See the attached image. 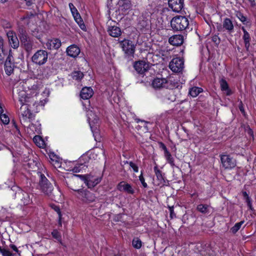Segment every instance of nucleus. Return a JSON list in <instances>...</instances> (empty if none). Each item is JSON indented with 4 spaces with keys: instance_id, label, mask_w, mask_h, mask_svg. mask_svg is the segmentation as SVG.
I'll use <instances>...</instances> for the list:
<instances>
[{
    "instance_id": "obj_1",
    "label": "nucleus",
    "mask_w": 256,
    "mask_h": 256,
    "mask_svg": "<svg viewBox=\"0 0 256 256\" xmlns=\"http://www.w3.org/2000/svg\"><path fill=\"white\" fill-rule=\"evenodd\" d=\"M18 84V86L14 88V90L18 94V100L22 104L30 103L32 104L34 106H36V107L38 106H44L42 100L38 102H36V94L32 96H29L30 94H27L26 90H24V82H20Z\"/></svg>"
},
{
    "instance_id": "obj_2",
    "label": "nucleus",
    "mask_w": 256,
    "mask_h": 256,
    "mask_svg": "<svg viewBox=\"0 0 256 256\" xmlns=\"http://www.w3.org/2000/svg\"><path fill=\"white\" fill-rule=\"evenodd\" d=\"M87 117L91 130L93 134L94 140L96 142H100L102 138L98 129L100 120L98 116L92 110L87 112Z\"/></svg>"
},
{
    "instance_id": "obj_3",
    "label": "nucleus",
    "mask_w": 256,
    "mask_h": 256,
    "mask_svg": "<svg viewBox=\"0 0 256 256\" xmlns=\"http://www.w3.org/2000/svg\"><path fill=\"white\" fill-rule=\"evenodd\" d=\"M31 104L30 103L22 104L19 111L20 122L24 126L30 122L32 118V114L28 106H30Z\"/></svg>"
},
{
    "instance_id": "obj_4",
    "label": "nucleus",
    "mask_w": 256,
    "mask_h": 256,
    "mask_svg": "<svg viewBox=\"0 0 256 256\" xmlns=\"http://www.w3.org/2000/svg\"><path fill=\"white\" fill-rule=\"evenodd\" d=\"M18 35L22 44L27 52L32 50L33 46V42L28 36L26 30L22 27H20L18 30Z\"/></svg>"
},
{
    "instance_id": "obj_5",
    "label": "nucleus",
    "mask_w": 256,
    "mask_h": 256,
    "mask_svg": "<svg viewBox=\"0 0 256 256\" xmlns=\"http://www.w3.org/2000/svg\"><path fill=\"white\" fill-rule=\"evenodd\" d=\"M170 24L172 30H182L188 26V19L185 16H178L171 20Z\"/></svg>"
},
{
    "instance_id": "obj_6",
    "label": "nucleus",
    "mask_w": 256,
    "mask_h": 256,
    "mask_svg": "<svg viewBox=\"0 0 256 256\" xmlns=\"http://www.w3.org/2000/svg\"><path fill=\"white\" fill-rule=\"evenodd\" d=\"M74 176L80 178L84 182L88 188L94 187L101 181V178L100 177L91 174H75Z\"/></svg>"
},
{
    "instance_id": "obj_7",
    "label": "nucleus",
    "mask_w": 256,
    "mask_h": 256,
    "mask_svg": "<svg viewBox=\"0 0 256 256\" xmlns=\"http://www.w3.org/2000/svg\"><path fill=\"white\" fill-rule=\"evenodd\" d=\"M48 52L44 50H38L32 56V62L38 65L44 64L48 60Z\"/></svg>"
},
{
    "instance_id": "obj_8",
    "label": "nucleus",
    "mask_w": 256,
    "mask_h": 256,
    "mask_svg": "<svg viewBox=\"0 0 256 256\" xmlns=\"http://www.w3.org/2000/svg\"><path fill=\"white\" fill-rule=\"evenodd\" d=\"M120 46L123 51L128 56H133L135 52V45L128 40H124L120 41Z\"/></svg>"
},
{
    "instance_id": "obj_9",
    "label": "nucleus",
    "mask_w": 256,
    "mask_h": 256,
    "mask_svg": "<svg viewBox=\"0 0 256 256\" xmlns=\"http://www.w3.org/2000/svg\"><path fill=\"white\" fill-rule=\"evenodd\" d=\"M169 67L174 72H180L184 68V61L180 58H174L170 62Z\"/></svg>"
},
{
    "instance_id": "obj_10",
    "label": "nucleus",
    "mask_w": 256,
    "mask_h": 256,
    "mask_svg": "<svg viewBox=\"0 0 256 256\" xmlns=\"http://www.w3.org/2000/svg\"><path fill=\"white\" fill-rule=\"evenodd\" d=\"M69 7L72 12V14L76 22L78 24V26L82 30H86V26L84 24L83 20H82V18L76 8L72 3H70L69 4Z\"/></svg>"
},
{
    "instance_id": "obj_11",
    "label": "nucleus",
    "mask_w": 256,
    "mask_h": 256,
    "mask_svg": "<svg viewBox=\"0 0 256 256\" xmlns=\"http://www.w3.org/2000/svg\"><path fill=\"white\" fill-rule=\"evenodd\" d=\"M78 197L86 203H90L94 202L96 199L94 194L89 191L86 190H78Z\"/></svg>"
},
{
    "instance_id": "obj_12",
    "label": "nucleus",
    "mask_w": 256,
    "mask_h": 256,
    "mask_svg": "<svg viewBox=\"0 0 256 256\" xmlns=\"http://www.w3.org/2000/svg\"><path fill=\"white\" fill-rule=\"evenodd\" d=\"M88 158L86 156H84L81 157V158L80 160V163H72L70 162H66L65 161V164H66V166L68 167V165H70L72 164V165H74V166L72 167H70V168H68L66 169L68 171H72L73 172H79L82 169L84 168L85 167H87V166L86 165L84 164L82 162V160L86 159Z\"/></svg>"
},
{
    "instance_id": "obj_13",
    "label": "nucleus",
    "mask_w": 256,
    "mask_h": 256,
    "mask_svg": "<svg viewBox=\"0 0 256 256\" xmlns=\"http://www.w3.org/2000/svg\"><path fill=\"white\" fill-rule=\"evenodd\" d=\"M222 166L225 168L231 169L236 166V160L232 158L230 156L222 154L220 158Z\"/></svg>"
},
{
    "instance_id": "obj_14",
    "label": "nucleus",
    "mask_w": 256,
    "mask_h": 256,
    "mask_svg": "<svg viewBox=\"0 0 256 256\" xmlns=\"http://www.w3.org/2000/svg\"><path fill=\"white\" fill-rule=\"evenodd\" d=\"M157 96L162 102L164 103H170L176 100V97L173 94L172 91L163 92L162 93L158 94Z\"/></svg>"
},
{
    "instance_id": "obj_15",
    "label": "nucleus",
    "mask_w": 256,
    "mask_h": 256,
    "mask_svg": "<svg viewBox=\"0 0 256 256\" xmlns=\"http://www.w3.org/2000/svg\"><path fill=\"white\" fill-rule=\"evenodd\" d=\"M16 198L20 202V204L26 205L30 202V198L28 194L22 190H18L16 193Z\"/></svg>"
},
{
    "instance_id": "obj_16",
    "label": "nucleus",
    "mask_w": 256,
    "mask_h": 256,
    "mask_svg": "<svg viewBox=\"0 0 256 256\" xmlns=\"http://www.w3.org/2000/svg\"><path fill=\"white\" fill-rule=\"evenodd\" d=\"M112 23H115V22L113 21H108V32L110 36L118 38L122 34L121 30L119 27L112 25Z\"/></svg>"
},
{
    "instance_id": "obj_17",
    "label": "nucleus",
    "mask_w": 256,
    "mask_h": 256,
    "mask_svg": "<svg viewBox=\"0 0 256 256\" xmlns=\"http://www.w3.org/2000/svg\"><path fill=\"white\" fill-rule=\"evenodd\" d=\"M168 5L174 12H179L184 8V0H168Z\"/></svg>"
},
{
    "instance_id": "obj_18",
    "label": "nucleus",
    "mask_w": 256,
    "mask_h": 256,
    "mask_svg": "<svg viewBox=\"0 0 256 256\" xmlns=\"http://www.w3.org/2000/svg\"><path fill=\"white\" fill-rule=\"evenodd\" d=\"M134 67L138 73L143 74L148 69L149 64L145 60H138L134 63Z\"/></svg>"
},
{
    "instance_id": "obj_19",
    "label": "nucleus",
    "mask_w": 256,
    "mask_h": 256,
    "mask_svg": "<svg viewBox=\"0 0 256 256\" xmlns=\"http://www.w3.org/2000/svg\"><path fill=\"white\" fill-rule=\"evenodd\" d=\"M168 81L164 78H156L152 82V86L154 88H160L168 87Z\"/></svg>"
},
{
    "instance_id": "obj_20",
    "label": "nucleus",
    "mask_w": 256,
    "mask_h": 256,
    "mask_svg": "<svg viewBox=\"0 0 256 256\" xmlns=\"http://www.w3.org/2000/svg\"><path fill=\"white\" fill-rule=\"evenodd\" d=\"M117 188L120 191L126 192L128 194H133L135 192L132 186L124 182H120L117 186Z\"/></svg>"
},
{
    "instance_id": "obj_21",
    "label": "nucleus",
    "mask_w": 256,
    "mask_h": 256,
    "mask_svg": "<svg viewBox=\"0 0 256 256\" xmlns=\"http://www.w3.org/2000/svg\"><path fill=\"white\" fill-rule=\"evenodd\" d=\"M7 36L9 43L12 48H16L18 47L20 42L16 34L14 32L9 31L7 33Z\"/></svg>"
},
{
    "instance_id": "obj_22",
    "label": "nucleus",
    "mask_w": 256,
    "mask_h": 256,
    "mask_svg": "<svg viewBox=\"0 0 256 256\" xmlns=\"http://www.w3.org/2000/svg\"><path fill=\"white\" fill-rule=\"evenodd\" d=\"M62 45L61 42L58 38L48 40L46 44V47L50 50H57Z\"/></svg>"
},
{
    "instance_id": "obj_23",
    "label": "nucleus",
    "mask_w": 256,
    "mask_h": 256,
    "mask_svg": "<svg viewBox=\"0 0 256 256\" xmlns=\"http://www.w3.org/2000/svg\"><path fill=\"white\" fill-rule=\"evenodd\" d=\"M80 48L75 44L71 45L66 48L68 55L72 58H76L80 54Z\"/></svg>"
},
{
    "instance_id": "obj_24",
    "label": "nucleus",
    "mask_w": 256,
    "mask_h": 256,
    "mask_svg": "<svg viewBox=\"0 0 256 256\" xmlns=\"http://www.w3.org/2000/svg\"><path fill=\"white\" fill-rule=\"evenodd\" d=\"M184 40V38L182 35H174L169 38V42L173 46H180L182 44Z\"/></svg>"
},
{
    "instance_id": "obj_25",
    "label": "nucleus",
    "mask_w": 256,
    "mask_h": 256,
    "mask_svg": "<svg viewBox=\"0 0 256 256\" xmlns=\"http://www.w3.org/2000/svg\"><path fill=\"white\" fill-rule=\"evenodd\" d=\"M94 94L92 89L90 87H84L82 88L80 92V96L84 100H88Z\"/></svg>"
},
{
    "instance_id": "obj_26",
    "label": "nucleus",
    "mask_w": 256,
    "mask_h": 256,
    "mask_svg": "<svg viewBox=\"0 0 256 256\" xmlns=\"http://www.w3.org/2000/svg\"><path fill=\"white\" fill-rule=\"evenodd\" d=\"M11 57L8 56L5 62V71L8 75H10L14 70V64L11 62Z\"/></svg>"
},
{
    "instance_id": "obj_27",
    "label": "nucleus",
    "mask_w": 256,
    "mask_h": 256,
    "mask_svg": "<svg viewBox=\"0 0 256 256\" xmlns=\"http://www.w3.org/2000/svg\"><path fill=\"white\" fill-rule=\"evenodd\" d=\"M242 29L244 32V35L242 36V39L244 41V46H245L246 50L247 51H248L250 46V35L244 27H242Z\"/></svg>"
},
{
    "instance_id": "obj_28",
    "label": "nucleus",
    "mask_w": 256,
    "mask_h": 256,
    "mask_svg": "<svg viewBox=\"0 0 256 256\" xmlns=\"http://www.w3.org/2000/svg\"><path fill=\"white\" fill-rule=\"evenodd\" d=\"M162 148L164 150V156L167 162L169 163L172 166H174V164L173 157L164 144H162Z\"/></svg>"
},
{
    "instance_id": "obj_29",
    "label": "nucleus",
    "mask_w": 256,
    "mask_h": 256,
    "mask_svg": "<svg viewBox=\"0 0 256 256\" xmlns=\"http://www.w3.org/2000/svg\"><path fill=\"white\" fill-rule=\"evenodd\" d=\"M222 26L223 28L229 32H232L234 30V24L230 18L224 19Z\"/></svg>"
},
{
    "instance_id": "obj_30",
    "label": "nucleus",
    "mask_w": 256,
    "mask_h": 256,
    "mask_svg": "<svg viewBox=\"0 0 256 256\" xmlns=\"http://www.w3.org/2000/svg\"><path fill=\"white\" fill-rule=\"evenodd\" d=\"M120 10L126 11L130 8L131 4L128 0H120L118 3Z\"/></svg>"
},
{
    "instance_id": "obj_31",
    "label": "nucleus",
    "mask_w": 256,
    "mask_h": 256,
    "mask_svg": "<svg viewBox=\"0 0 256 256\" xmlns=\"http://www.w3.org/2000/svg\"><path fill=\"white\" fill-rule=\"evenodd\" d=\"M220 86L221 90L224 92L226 95L229 96L231 94L232 92L229 88L228 85L226 80L222 79L220 80Z\"/></svg>"
},
{
    "instance_id": "obj_32",
    "label": "nucleus",
    "mask_w": 256,
    "mask_h": 256,
    "mask_svg": "<svg viewBox=\"0 0 256 256\" xmlns=\"http://www.w3.org/2000/svg\"><path fill=\"white\" fill-rule=\"evenodd\" d=\"M40 187L42 191L46 195L50 194L53 190V186L50 183L45 186L42 185Z\"/></svg>"
},
{
    "instance_id": "obj_33",
    "label": "nucleus",
    "mask_w": 256,
    "mask_h": 256,
    "mask_svg": "<svg viewBox=\"0 0 256 256\" xmlns=\"http://www.w3.org/2000/svg\"><path fill=\"white\" fill-rule=\"evenodd\" d=\"M38 162L36 160L29 159L26 164L30 170L36 171L38 169Z\"/></svg>"
},
{
    "instance_id": "obj_34",
    "label": "nucleus",
    "mask_w": 256,
    "mask_h": 256,
    "mask_svg": "<svg viewBox=\"0 0 256 256\" xmlns=\"http://www.w3.org/2000/svg\"><path fill=\"white\" fill-rule=\"evenodd\" d=\"M202 91V88L194 86L190 89L189 94L192 96L194 98L198 96Z\"/></svg>"
},
{
    "instance_id": "obj_35",
    "label": "nucleus",
    "mask_w": 256,
    "mask_h": 256,
    "mask_svg": "<svg viewBox=\"0 0 256 256\" xmlns=\"http://www.w3.org/2000/svg\"><path fill=\"white\" fill-rule=\"evenodd\" d=\"M72 76L74 80L79 82L83 78L84 74L81 72L76 71L72 73Z\"/></svg>"
},
{
    "instance_id": "obj_36",
    "label": "nucleus",
    "mask_w": 256,
    "mask_h": 256,
    "mask_svg": "<svg viewBox=\"0 0 256 256\" xmlns=\"http://www.w3.org/2000/svg\"><path fill=\"white\" fill-rule=\"evenodd\" d=\"M244 221H241L239 222L236 223L234 226H232L230 230L233 234L236 233L241 228L242 226L244 224Z\"/></svg>"
},
{
    "instance_id": "obj_37",
    "label": "nucleus",
    "mask_w": 256,
    "mask_h": 256,
    "mask_svg": "<svg viewBox=\"0 0 256 256\" xmlns=\"http://www.w3.org/2000/svg\"><path fill=\"white\" fill-rule=\"evenodd\" d=\"M40 182H39V186H42V185L45 186V185L50 183L44 174H40Z\"/></svg>"
},
{
    "instance_id": "obj_38",
    "label": "nucleus",
    "mask_w": 256,
    "mask_h": 256,
    "mask_svg": "<svg viewBox=\"0 0 256 256\" xmlns=\"http://www.w3.org/2000/svg\"><path fill=\"white\" fill-rule=\"evenodd\" d=\"M133 246L137 249H139L142 246V242L138 238H134L132 242Z\"/></svg>"
},
{
    "instance_id": "obj_39",
    "label": "nucleus",
    "mask_w": 256,
    "mask_h": 256,
    "mask_svg": "<svg viewBox=\"0 0 256 256\" xmlns=\"http://www.w3.org/2000/svg\"><path fill=\"white\" fill-rule=\"evenodd\" d=\"M208 206L206 204H200L198 206L197 210L202 213H206L208 212Z\"/></svg>"
},
{
    "instance_id": "obj_40",
    "label": "nucleus",
    "mask_w": 256,
    "mask_h": 256,
    "mask_svg": "<svg viewBox=\"0 0 256 256\" xmlns=\"http://www.w3.org/2000/svg\"><path fill=\"white\" fill-rule=\"evenodd\" d=\"M154 171L155 172V174L158 178V179L160 180V182L164 180L163 177L162 176V172L156 166H154Z\"/></svg>"
},
{
    "instance_id": "obj_41",
    "label": "nucleus",
    "mask_w": 256,
    "mask_h": 256,
    "mask_svg": "<svg viewBox=\"0 0 256 256\" xmlns=\"http://www.w3.org/2000/svg\"><path fill=\"white\" fill-rule=\"evenodd\" d=\"M34 142L39 147H42L44 144V141L38 136H36L34 138Z\"/></svg>"
},
{
    "instance_id": "obj_42",
    "label": "nucleus",
    "mask_w": 256,
    "mask_h": 256,
    "mask_svg": "<svg viewBox=\"0 0 256 256\" xmlns=\"http://www.w3.org/2000/svg\"><path fill=\"white\" fill-rule=\"evenodd\" d=\"M54 162V166L57 169L58 172H62V170H63V168L62 166V162H60L58 160H56Z\"/></svg>"
},
{
    "instance_id": "obj_43",
    "label": "nucleus",
    "mask_w": 256,
    "mask_h": 256,
    "mask_svg": "<svg viewBox=\"0 0 256 256\" xmlns=\"http://www.w3.org/2000/svg\"><path fill=\"white\" fill-rule=\"evenodd\" d=\"M52 208L56 212H57L59 218V224L62 226V224L61 222V219L62 215L60 213V209L58 206L54 205L52 206Z\"/></svg>"
},
{
    "instance_id": "obj_44",
    "label": "nucleus",
    "mask_w": 256,
    "mask_h": 256,
    "mask_svg": "<svg viewBox=\"0 0 256 256\" xmlns=\"http://www.w3.org/2000/svg\"><path fill=\"white\" fill-rule=\"evenodd\" d=\"M0 119L2 122L4 124H7L10 122V118L6 114H1V116H0Z\"/></svg>"
},
{
    "instance_id": "obj_45",
    "label": "nucleus",
    "mask_w": 256,
    "mask_h": 256,
    "mask_svg": "<svg viewBox=\"0 0 256 256\" xmlns=\"http://www.w3.org/2000/svg\"><path fill=\"white\" fill-rule=\"evenodd\" d=\"M0 252L2 254V256H14V254H12L9 250L6 248H2L0 250Z\"/></svg>"
},
{
    "instance_id": "obj_46",
    "label": "nucleus",
    "mask_w": 256,
    "mask_h": 256,
    "mask_svg": "<svg viewBox=\"0 0 256 256\" xmlns=\"http://www.w3.org/2000/svg\"><path fill=\"white\" fill-rule=\"evenodd\" d=\"M52 236L54 238H56L59 242L60 241V238H61L60 234V233L57 230H54L52 232Z\"/></svg>"
},
{
    "instance_id": "obj_47",
    "label": "nucleus",
    "mask_w": 256,
    "mask_h": 256,
    "mask_svg": "<svg viewBox=\"0 0 256 256\" xmlns=\"http://www.w3.org/2000/svg\"><path fill=\"white\" fill-rule=\"evenodd\" d=\"M7 54L4 49H0V62L2 63Z\"/></svg>"
},
{
    "instance_id": "obj_48",
    "label": "nucleus",
    "mask_w": 256,
    "mask_h": 256,
    "mask_svg": "<svg viewBox=\"0 0 256 256\" xmlns=\"http://www.w3.org/2000/svg\"><path fill=\"white\" fill-rule=\"evenodd\" d=\"M139 180H140V182H141L142 186L144 187V188H147L148 187V184H147L145 182V180H144V178L142 176V173L140 174V175L139 176Z\"/></svg>"
},
{
    "instance_id": "obj_49",
    "label": "nucleus",
    "mask_w": 256,
    "mask_h": 256,
    "mask_svg": "<svg viewBox=\"0 0 256 256\" xmlns=\"http://www.w3.org/2000/svg\"><path fill=\"white\" fill-rule=\"evenodd\" d=\"M130 166L131 168H132V170H134V171L136 172H138V167L137 166L132 162H130Z\"/></svg>"
},
{
    "instance_id": "obj_50",
    "label": "nucleus",
    "mask_w": 256,
    "mask_h": 256,
    "mask_svg": "<svg viewBox=\"0 0 256 256\" xmlns=\"http://www.w3.org/2000/svg\"><path fill=\"white\" fill-rule=\"evenodd\" d=\"M244 2L249 4L252 7H254L256 6L254 0H244Z\"/></svg>"
},
{
    "instance_id": "obj_51",
    "label": "nucleus",
    "mask_w": 256,
    "mask_h": 256,
    "mask_svg": "<svg viewBox=\"0 0 256 256\" xmlns=\"http://www.w3.org/2000/svg\"><path fill=\"white\" fill-rule=\"evenodd\" d=\"M30 17L29 16H24L21 18L22 21L24 22V24H28L30 21Z\"/></svg>"
},
{
    "instance_id": "obj_52",
    "label": "nucleus",
    "mask_w": 256,
    "mask_h": 256,
    "mask_svg": "<svg viewBox=\"0 0 256 256\" xmlns=\"http://www.w3.org/2000/svg\"><path fill=\"white\" fill-rule=\"evenodd\" d=\"M10 248H11L14 251L18 253L19 255L20 254L18 250L15 245L11 244L10 245Z\"/></svg>"
},
{
    "instance_id": "obj_53",
    "label": "nucleus",
    "mask_w": 256,
    "mask_h": 256,
    "mask_svg": "<svg viewBox=\"0 0 256 256\" xmlns=\"http://www.w3.org/2000/svg\"><path fill=\"white\" fill-rule=\"evenodd\" d=\"M26 4L28 6H31L32 4H33V0H24Z\"/></svg>"
},
{
    "instance_id": "obj_54",
    "label": "nucleus",
    "mask_w": 256,
    "mask_h": 256,
    "mask_svg": "<svg viewBox=\"0 0 256 256\" xmlns=\"http://www.w3.org/2000/svg\"><path fill=\"white\" fill-rule=\"evenodd\" d=\"M4 40L2 38H0V49H4Z\"/></svg>"
},
{
    "instance_id": "obj_55",
    "label": "nucleus",
    "mask_w": 256,
    "mask_h": 256,
    "mask_svg": "<svg viewBox=\"0 0 256 256\" xmlns=\"http://www.w3.org/2000/svg\"><path fill=\"white\" fill-rule=\"evenodd\" d=\"M240 20L242 22H244L246 20V18L244 16L242 15L241 17L239 18Z\"/></svg>"
},
{
    "instance_id": "obj_56",
    "label": "nucleus",
    "mask_w": 256,
    "mask_h": 256,
    "mask_svg": "<svg viewBox=\"0 0 256 256\" xmlns=\"http://www.w3.org/2000/svg\"><path fill=\"white\" fill-rule=\"evenodd\" d=\"M113 100L114 102L117 103V104H118V102H120L119 98H114V97Z\"/></svg>"
},
{
    "instance_id": "obj_57",
    "label": "nucleus",
    "mask_w": 256,
    "mask_h": 256,
    "mask_svg": "<svg viewBox=\"0 0 256 256\" xmlns=\"http://www.w3.org/2000/svg\"><path fill=\"white\" fill-rule=\"evenodd\" d=\"M218 40V36H215L212 37V40L214 42H216Z\"/></svg>"
},
{
    "instance_id": "obj_58",
    "label": "nucleus",
    "mask_w": 256,
    "mask_h": 256,
    "mask_svg": "<svg viewBox=\"0 0 256 256\" xmlns=\"http://www.w3.org/2000/svg\"><path fill=\"white\" fill-rule=\"evenodd\" d=\"M248 205L249 206L250 208L252 209V203L249 200L248 201Z\"/></svg>"
},
{
    "instance_id": "obj_59",
    "label": "nucleus",
    "mask_w": 256,
    "mask_h": 256,
    "mask_svg": "<svg viewBox=\"0 0 256 256\" xmlns=\"http://www.w3.org/2000/svg\"><path fill=\"white\" fill-rule=\"evenodd\" d=\"M3 112H4L3 108H2L0 106V116H1V114H2Z\"/></svg>"
},
{
    "instance_id": "obj_60",
    "label": "nucleus",
    "mask_w": 256,
    "mask_h": 256,
    "mask_svg": "<svg viewBox=\"0 0 256 256\" xmlns=\"http://www.w3.org/2000/svg\"><path fill=\"white\" fill-rule=\"evenodd\" d=\"M240 110L242 112H244V109L242 106H240Z\"/></svg>"
},
{
    "instance_id": "obj_61",
    "label": "nucleus",
    "mask_w": 256,
    "mask_h": 256,
    "mask_svg": "<svg viewBox=\"0 0 256 256\" xmlns=\"http://www.w3.org/2000/svg\"><path fill=\"white\" fill-rule=\"evenodd\" d=\"M8 0H0V2H2V3H4L5 2H6Z\"/></svg>"
},
{
    "instance_id": "obj_62",
    "label": "nucleus",
    "mask_w": 256,
    "mask_h": 256,
    "mask_svg": "<svg viewBox=\"0 0 256 256\" xmlns=\"http://www.w3.org/2000/svg\"><path fill=\"white\" fill-rule=\"evenodd\" d=\"M248 133L252 135V130H250Z\"/></svg>"
},
{
    "instance_id": "obj_63",
    "label": "nucleus",
    "mask_w": 256,
    "mask_h": 256,
    "mask_svg": "<svg viewBox=\"0 0 256 256\" xmlns=\"http://www.w3.org/2000/svg\"><path fill=\"white\" fill-rule=\"evenodd\" d=\"M14 127H15L16 129H18V126H17L16 124L15 123H14Z\"/></svg>"
},
{
    "instance_id": "obj_64",
    "label": "nucleus",
    "mask_w": 256,
    "mask_h": 256,
    "mask_svg": "<svg viewBox=\"0 0 256 256\" xmlns=\"http://www.w3.org/2000/svg\"><path fill=\"white\" fill-rule=\"evenodd\" d=\"M244 195H246V192H244Z\"/></svg>"
}]
</instances>
